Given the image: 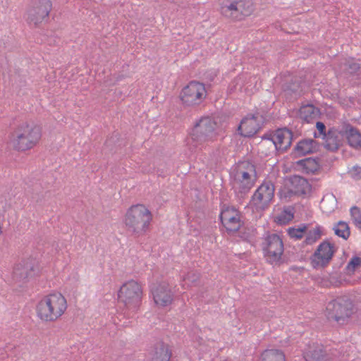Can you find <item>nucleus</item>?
Returning a JSON list of instances; mask_svg holds the SVG:
<instances>
[{
	"label": "nucleus",
	"instance_id": "nucleus-15",
	"mask_svg": "<svg viewBox=\"0 0 361 361\" xmlns=\"http://www.w3.org/2000/svg\"><path fill=\"white\" fill-rule=\"evenodd\" d=\"M336 249L334 245L324 240L319 245L314 254L311 256V265L314 269L326 267L331 260Z\"/></svg>",
	"mask_w": 361,
	"mask_h": 361
},
{
	"label": "nucleus",
	"instance_id": "nucleus-30",
	"mask_svg": "<svg viewBox=\"0 0 361 361\" xmlns=\"http://www.w3.org/2000/svg\"><path fill=\"white\" fill-rule=\"evenodd\" d=\"M260 361H286V357L281 350L267 349L262 353Z\"/></svg>",
	"mask_w": 361,
	"mask_h": 361
},
{
	"label": "nucleus",
	"instance_id": "nucleus-11",
	"mask_svg": "<svg viewBox=\"0 0 361 361\" xmlns=\"http://www.w3.org/2000/svg\"><path fill=\"white\" fill-rule=\"evenodd\" d=\"M266 117L259 111L248 114L241 120L238 127V134L244 137H252L257 134L266 123Z\"/></svg>",
	"mask_w": 361,
	"mask_h": 361
},
{
	"label": "nucleus",
	"instance_id": "nucleus-38",
	"mask_svg": "<svg viewBox=\"0 0 361 361\" xmlns=\"http://www.w3.org/2000/svg\"><path fill=\"white\" fill-rule=\"evenodd\" d=\"M316 128H317V131H315L314 133V138H318L320 137H322V138H323L324 137L326 136V135L327 134V132L326 130V126L324 125V123H322L321 121H317L316 123Z\"/></svg>",
	"mask_w": 361,
	"mask_h": 361
},
{
	"label": "nucleus",
	"instance_id": "nucleus-12",
	"mask_svg": "<svg viewBox=\"0 0 361 361\" xmlns=\"http://www.w3.org/2000/svg\"><path fill=\"white\" fill-rule=\"evenodd\" d=\"M293 139V133L287 127L275 130L274 142H269L267 151H263L264 156H269L276 152H286L290 149Z\"/></svg>",
	"mask_w": 361,
	"mask_h": 361
},
{
	"label": "nucleus",
	"instance_id": "nucleus-7",
	"mask_svg": "<svg viewBox=\"0 0 361 361\" xmlns=\"http://www.w3.org/2000/svg\"><path fill=\"white\" fill-rule=\"evenodd\" d=\"M118 296L128 309L135 312L140 305L142 290L137 281L131 280L123 284L119 289Z\"/></svg>",
	"mask_w": 361,
	"mask_h": 361
},
{
	"label": "nucleus",
	"instance_id": "nucleus-1",
	"mask_svg": "<svg viewBox=\"0 0 361 361\" xmlns=\"http://www.w3.org/2000/svg\"><path fill=\"white\" fill-rule=\"evenodd\" d=\"M230 175L235 197L239 202H242L257 180L256 166L250 160L239 161Z\"/></svg>",
	"mask_w": 361,
	"mask_h": 361
},
{
	"label": "nucleus",
	"instance_id": "nucleus-25",
	"mask_svg": "<svg viewBox=\"0 0 361 361\" xmlns=\"http://www.w3.org/2000/svg\"><path fill=\"white\" fill-rule=\"evenodd\" d=\"M306 361H329V355L322 346L317 345L304 354Z\"/></svg>",
	"mask_w": 361,
	"mask_h": 361
},
{
	"label": "nucleus",
	"instance_id": "nucleus-29",
	"mask_svg": "<svg viewBox=\"0 0 361 361\" xmlns=\"http://www.w3.org/2000/svg\"><path fill=\"white\" fill-rule=\"evenodd\" d=\"M319 114V109L312 104L302 106L299 110V116L306 123H312Z\"/></svg>",
	"mask_w": 361,
	"mask_h": 361
},
{
	"label": "nucleus",
	"instance_id": "nucleus-22",
	"mask_svg": "<svg viewBox=\"0 0 361 361\" xmlns=\"http://www.w3.org/2000/svg\"><path fill=\"white\" fill-rule=\"evenodd\" d=\"M320 161L319 157H308L295 161V166L305 173L314 174L320 169Z\"/></svg>",
	"mask_w": 361,
	"mask_h": 361
},
{
	"label": "nucleus",
	"instance_id": "nucleus-5",
	"mask_svg": "<svg viewBox=\"0 0 361 361\" xmlns=\"http://www.w3.org/2000/svg\"><path fill=\"white\" fill-rule=\"evenodd\" d=\"M217 123L209 116L202 117L194 125L190 136L196 146L213 141L216 137Z\"/></svg>",
	"mask_w": 361,
	"mask_h": 361
},
{
	"label": "nucleus",
	"instance_id": "nucleus-28",
	"mask_svg": "<svg viewBox=\"0 0 361 361\" xmlns=\"http://www.w3.org/2000/svg\"><path fill=\"white\" fill-rule=\"evenodd\" d=\"M236 0H222L220 12L226 18L235 21Z\"/></svg>",
	"mask_w": 361,
	"mask_h": 361
},
{
	"label": "nucleus",
	"instance_id": "nucleus-3",
	"mask_svg": "<svg viewBox=\"0 0 361 361\" xmlns=\"http://www.w3.org/2000/svg\"><path fill=\"white\" fill-rule=\"evenodd\" d=\"M152 221V212L141 204L132 205L127 210L124 218L127 232L135 238L145 235L149 229Z\"/></svg>",
	"mask_w": 361,
	"mask_h": 361
},
{
	"label": "nucleus",
	"instance_id": "nucleus-24",
	"mask_svg": "<svg viewBox=\"0 0 361 361\" xmlns=\"http://www.w3.org/2000/svg\"><path fill=\"white\" fill-rule=\"evenodd\" d=\"M301 82L299 79H291L283 86V90L287 98L297 99L300 95Z\"/></svg>",
	"mask_w": 361,
	"mask_h": 361
},
{
	"label": "nucleus",
	"instance_id": "nucleus-37",
	"mask_svg": "<svg viewBox=\"0 0 361 361\" xmlns=\"http://www.w3.org/2000/svg\"><path fill=\"white\" fill-rule=\"evenodd\" d=\"M294 217V214L290 209L284 210L283 213L279 215L277 222L280 224H286L290 221Z\"/></svg>",
	"mask_w": 361,
	"mask_h": 361
},
{
	"label": "nucleus",
	"instance_id": "nucleus-10",
	"mask_svg": "<svg viewBox=\"0 0 361 361\" xmlns=\"http://www.w3.org/2000/svg\"><path fill=\"white\" fill-rule=\"evenodd\" d=\"M353 303L348 299L338 298L329 302L326 306V316L338 323L344 322L353 314Z\"/></svg>",
	"mask_w": 361,
	"mask_h": 361
},
{
	"label": "nucleus",
	"instance_id": "nucleus-40",
	"mask_svg": "<svg viewBox=\"0 0 361 361\" xmlns=\"http://www.w3.org/2000/svg\"><path fill=\"white\" fill-rule=\"evenodd\" d=\"M239 236L241 238H243V240H245V241H247V242H251V240L252 239L253 235L251 233H250V232H246V231L242 232V231H240Z\"/></svg>",
	"mask_w": 361,
	"mask_h": 361
},
{
	"label": "nucleus",
	"instance_id": "nucleus-21",
	"mask_svg": "<svg viewBox=\"0 0 361 361\" xmlns=\"http://www.w3.org/2000/svg\"><path fill=\"white\" fill-rule=\"evenodd\" d=\"M149 355V361H170L172 352L168 344L158 341L152 346Z\"/></svg>",
	"mask_w": 361,
	"mask_h": 361
},
{
	"label": "nucleus",
	"instance_id": "nucleus-18",
	"mask_svg": "<svg viewBox=\"0 0 361 361\" xmlns=\"http://www.w3.org/2000/svg\"><path fill=\"white\" fill-rule=\"evenodd\" d=\"M319 147V143L314 139L303 138L296 143L290 155L293 159H298L317 152Z\"/></svg>",
	"mask_w": 361,
	"mask_h": 361
},
{
	"label": "nucleus",
	"instance_id": "nucleus-36",
	"mask_svg": "<svg viewBox=\"0 0 361 361\" xmlns=\"http://www.w3.org/2000/svg\"><path fill=\"white\" fill-rule=\"evenodd\" d=\"M307 227L306 225H302L298 228H290L288 229V235L290 237L295 239H301L303 236V233L306 231Z\"/></svg>",
	"mask_w": 361,
	"mask_h": 361
},
{
	"label": "nucleus",
	"instance_id": "nucleus-42",
	"mask_svg": "<svg viewBox=\"0 0 361 361\" xmlns=\"http://www.w3.org/2000/svg\"><path fill=\"white\" fill-rule=\"evenodd\" d=\"M355 171H357V175H358L359 177L361 178V168H355Z\"/></svg>",
	"mask_w": 361,
	"mask_h": 361
},
{
	"label": "nucleus",
	"instance_id": "nucleus-32",
	"mask_svg": "<svg viewBox=\"0 0 361 361\" xmlns=\"http://www.w3.org/2000/svg\"><path fill=\"white\" fill-rule=\"evenodd\" d=\"M322 227L320 226H316L313 230H310L306 235L304 243L306 245H312L321 238Z\"/></svg>",
	"mask_w": 361,
	"mask_h": 361
},
{
	"label": "nucleus",
	"instance_id": "nucleus-34",
	"mask_svg": "<svg viewBox=\"0 0 361 361\" xmlns=\"http://www.w3.org/2000/svg\"><path fill=\"white\" fill-rule=\"evenodd\" d=\"M350 216L353 221L354 224L360 229H361V210L357 206H353L350 208Z\"/></svg>",
	"mask_w": 361,
	"mask_h": 361
},
{
	"label": "nucleus",
	"instance_id": "nucleus-44",
	"mask_svg": "<svg viewBox=\"0 0 361 361\" xmlns=\"http://www.w3.org/2000/svg\"><path fill=\"white\" fill-rule=\"evenodd\" d=\"M262 150L263 151H267L268 150V146H266L264 148H263Z\"/></svg>",
	"mask_w": 361,
	"mask_h": 361
},
{
	"label": "nucleus",
	"instance_id": "nucleus-16",
	"mask_svg": "<svg viewBox=\"0 0 361 361\" xmlns=\"http://www.w3.org/2000/svg\"><path fill=\"white\" fill-rule=\"evenodd\" d=\"M39 272L37 262L34 259L22 260L13 269V279L17 282L26 283Z\"/></svg>",
	"mask_w": 361,
	"mask_h": 361
},
{
	"label": "nucleus",
	"instance_id": "nucleus-26",
	"mask_svg": "<svg viewBox=\"0 0 361 361\" xmlns=\"http://www.w3.org/2000/svg\"><path fill=\"white\" fill-rule=\"evenodd\" d=\"M293 192L296 195H306L310 190V185L307 180L301 176H294L291 179Z\"/></svg>",
	"mask_w": 361,
	"mask_h": 361
},
{
	"label": "nucleus",
	"instance_id": "nucleus-14",
	"mask_svg": "<svg viewBox=\"0 0 361 361\" xmlns=\"http://www.w3.org/2000/svg\"><path fill=\"white\" fill-rule=\"evenodd\" d=\"M241 213L234 207L224 204L221 209L219 219L228 233H236L243 224Z\"/></svg>",
	"mask_w": 361,
	"mask_h": 361
},
{
	"label": "nucleus",
	"instance_id": "nucleus-8",
	"mask_svg": "<svg viewBox=\"0 0 361 361\" xmlns=\"http://www.w3.org/2000/svg\"><path fill=\"white\" fill-rule=\"evenodd\" d=\"M207 94L204 83L192 80L182 89L179 97L183 105L195 106L204 101Z\"/></svg>",
	"mask_w": 361,
	"mask_h": 361
},
{
	"label": "nucleus",
	"instance_id": "nucleus-13",
	"mask_svg": "<svg viewBox=\"0 0 361 361\" xmlns=\"http://www.w3.org/2000/svg\"><path fill=\"white\" fill-rule=\"evenodd\" d=\"M51 9V0H34L31 7L27 10V20L30 24L37 26L42 22L48 20Z\"/></svg>",
	"mask_w": 361,
	"mask_h": 361
},
{
	"label": "nucleus",
	"instance_id": "nucleus-4",
	"mask_svg": "<svg viewBox=\"0 0 361 361\" xmlns=\"http://www.w3.org/2000/svg\"><path fill=\"white\" fill-rule=\"evenodd\" d=\"M67 309L65 297L60 293H54L44 297L37 305V316L45 322H54Z\"/></svg>",
	"mask_w": 361,
	"mask_h": 361
},
{
	"label": "nucleus",
	"instance_id": "nucleus-2",
	"mask_svg": "<svg viewBox=\"0 0 361 361\" xmlns=\"http://www.w3.org/2000/svg\"><path fill=\"white\" fill-rule=\"evenodd\" d=\"M42 137V128L32 121H20L11 133L10 142L13 149L25 152L35 147Z\"/></svg>",
	"mask_w": 361,
	"mask_h": 361
},
{
	"label": "nucleus",
	"instance_id": "nucleus-41",
	"mask_svg": "<svg viewBox=\"0 0 361 361\" xmlns=\"http://www.w3.org/2000/svg\"><path fill=\"white\" fill-rule=\"evenodd\" d=\"M293 195H296L295 192H293V189H288L286 191H285L284 197L286 198H291Z\"/></svg>",
	"mask_w": 361,
	"mask_h": 361
},
{
	"label": "nucleus",
	"instance_id": "nucleus-27",
	"mask_svg": "<svg viewBox=\"0 0 361 361\" xmlns=\"http://www.w3.org/2000/svg\"><path fill=\"white\" fill-rule=\"evenodd\" d=\"M341 68L347 77L359 75L361 73V63L354 59H349L342 63Z\"/></svg>",
	"mask_w": 361,
	"mask_h": 361
},
{
	"label": "nucleus",
	"instance_id": "nucleus-31",
	"mask_svg": "<svg viewBox=\"0 0 361 361\" xmlns=\"http://www.w3.org/2000/svg\"><path fill=\"white\" fill-rule=\"evenodd\" d=\"M333 230L337 236L342 238L344 240H347L350 237V227L345 221H339L334 225Z\"/></svg>",
	"mask_w": 361,
	"mask_h": 361
},
{
	"label": "nucleus",
	"instance_id": "nucleus-23",
	"mask_svg": "<svg viewBox=\"0 0 361 361\" xmlns=\"http://www.w3.org/2000/svg\"><path fill=\"white\" fill-rule=\"evenodd\" d=\"M235 21H240L250 16L254 11L252 0H236Z\"/></svg>",
	"mask_w": 361,
	"mask_h": 361
},
{
	"label": "nucleus",
	"instance_id": "nucleus-33",
	"mask_svg": "<svg viewBox=\"0 0 361 361\" xmlns=\"http://www.w3.org/2000/svg\"><path fill=\"white\" fill-rule=\"evenodd\" d=\"M361 266V257L357 256L353 257L345 267L347 274H353L356 269Z\"/></svg>",
	"mask_w": 361,
	"mask_h": 361
},
{
	"label": "nucleus",
	"instance_id": "nucleus-39",
	"mask_svg": "<svg viewBox=\"0 0 361 361\" xmlns=\"http://www.w3.org/2000/svg\"><path fill=\"white\" fill-rule=\"evenodd\" d=\"M200 278V274L197 272L190 271L188 272L183 278V280L188 285L195 283Z\"/></svg>",
	"mask_w": 361,
	"mask_h": 361
},
{
	"label": "nucleus",
	"instance_id": "nucleus-9",
	"mask_svg": "<svg viewBox=\"0 0 361 361\" xmlns=\"http://www.w3.org/2000/svg\"><path fill=\"white\" fill-rule=\"evenodd\" d=\"M275 188L270 180H264L251 197L250 204L257 211L267 209L274 197Z\"/></svg>",
	"mask_w": 361,
	"mask_h": 361
},
{
	"label": "nucleus",
	"instance_id": "nucleus-6",
	"mask_svg": "<svg viewBox=\"0 0 361 361\" xmlns=\"http://www.w3.org/2000/svg\"><path fill=\"white\" fill-rule=\"evenodd\" d=\"M264 257L270 264L282 263L281 256L284 252L282 238L276 233L268 234L262 243Z\"/></svg>",
	"mask_w": 361,
	"mask_h": 361
},
{
	"label": "nucleus",
	"instance_id": "nucleus-19",
	"mask_svg": "<svg viewBox=\"0 0 361 361\" xmlns=\"http://www.w3.org/2000/svg\"><path fill=\"white\" fill-rule=\"evenodd\" d=\"M322 139L324 140L323 146L326 150L336 152L343 145V142L341 126L338 128H330Z\"/></svg>",
	"mask_w": 361,
	"mask_h": 361
},
{
	"label": "nucleus",
	"instance_id": "nucleus-43",
	"mask_svg": "<svg viewBox=\"0 0 361 361\" xmlns=\"http://www.w3.org/2000/svg\"><path fill=\"white\" fill-rule=\"evenodd\" d=\"M110 142H111V140H110V139H109V140H107L106 141V145H110Z\"/></svg>",
	"mask_w": 361,
	"mask_h": 361
},
{
	"label": "nucleus",
	"instance_id": "nucleus-20",
	"mask_svg": "<svg viewBox=\"0 0 361 361\" xmlns=\"http://www.w3.org/2000/svg\"><path fill=\"white\" fill-rule=\"evenodd\" d=\"M341 133L350 147L356 150L361 149V133L359 129L348 123H344L341 126Z\"/></svg>",
	"mask_w": 361,
	"mask_h": 361
},
{
	"label": "nucleus",
	"instance_id": "nucleus-35",
	"mask_svg": "<svg viewBox=\"0 0 361 361\" xmlns=\"http://www.w3.org/2000/svg\"><path fill=\"white\" fill-rule=\"evenodd\" d=\"M275 137V130L269 131L262 136V142L259 143V150H261V153L262 154V149L266 146L269 147V142H274Z\"/></svg>",
	"mask_w": 361,
	"mask_h": 361
},
{
	"label": "nucleus",
	"instance_id": "nucleus-17",
	"mask_svg": "<svg viewBox=\"0 0 361 361\" xmlns=\"http://www.w3.org/2000/svg\"><path fill=\"white\" fill-rule=\"evenodd\" d=\"M154 302L159 306L166 307L171 304L173 300V293L169 284L162 281L158 284H154L151 288Z\"/></svg>",
	"mask_w": 361,
	"mask_h": 361
}]
</instances>
